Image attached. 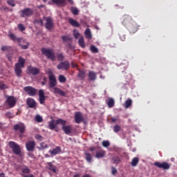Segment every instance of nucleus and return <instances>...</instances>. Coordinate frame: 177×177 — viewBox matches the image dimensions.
I'll list each match as a JSON object with an SVG mask.
<instances>
[{
	"instance_id": "obj_7",
	"label": "nucleus",
	"mask_w": 177,
	"mask_h": 177,
	"mask_svg": "<svg viewBox=\"0 0 177 177\" xmlns=\"http://www.w3.org/2000/svg\"><path fill=\"white\" fill-rule=\"evenodd\" d=\"M8 145L10 147V149H12V151L15 154H17V156H19V154L21 153V149L19 144L15 143V142H13V141H10L8 142Z\"/></svg>"
},
{
	"instance_id": "obj_25",
	"label": "nucleus",
	"mask_w": 177,
	"mask_h": 177,
	"mask_svg": "<svg viewBox=\"0 0 177 177\" xmlns=\"http://www.w3.org/2000/svg\"><path fill=\"white\" fill-rule=\"evenodd\" d=\"M56 123H55V120H50V122H48V128L50 129V130H55V129L56 128Z\"/></svg>"
},
{
	"instance_id": "obj_16",
	"label": "nucleus",
	"mask_w": 177,
	"mask_h": 177,
	"mask_svg": "<svg viewBox=\"0 0 177 177\" xmlns=\"http://www.w3.org/2000/svg\"><path fill=\"white\" fill-rule=\"evenodd\" d=\"M74 118L77 124H80V122L84 121V116L82 115V112L80 111L75 112Z\"/></svg>"
},
{
	"instance_id": "obj_34",
	"label": "nucleus",
	"mask_w": 177,
	"mask_h": 177,
	"mask_svg": "<svg viewBox=\"0 0 177 177\" xmlns=\"http://www.w3.org/2000/svg\"><path fill=\"white\" fill-rule=\"evenodd\" d=\"M58 80L59 82H66L67 81L66 76L63 75L62 74H59Z\"/></svg>"
},
{
	"instance_id": "obj_36",
	"label": "nucleus",
	"mask_w": 177,
	"mask_h": 177,
	"mask_svg": "<svg viewBox=\"0 0 177 177\" xmlns=\"http://www.w3.org/2000/svg\"><path fill=\"white\" fill-rule=\"evenodd\" d=\"M52 1L56 5H63L66 3V0H52Z\"/></svg>"
},
{
	"instance_id": "obj_57",
	"label": "nucleus",
	"mask_w": 177,
	"mask_h": 177,
	"mask_svg": "<svg viewBox=\"0 0 177 177\" xmlns=\"http://www.w3.org/2000/svg\"><path fill=\"white\" fill-rule=\"evenodd\" d=\"M46 6H44V4H40V6H38L37 8L38 9H41L42 8H45Z\"/></svg>"
},
{
	"instance_id": "obj_37",
	"label": "nucleus",
	"mask_w": 177,
	"mask_h": 177,
	"mask_svg": "<svg viewBox=\"0 0 177 177\" xmlns=\"http://www.w3.org/2000/svg\"><path fill=\"white\" fill-rule=\"evenodd\" d=\"M112 160H113V163H114V164H117V165L120 164V162H121V160H120V158H119V156H114V157L112 158Z\"/></svg>"
},
{
	"instance_id": "obj_63",
	"label": "nucleus",
	"mask_w": 177,
	"mask_h": 177,
	"mask_svg": "<svg viewBox=\"0 0 177 177\" xmlns=\"http://www.w3.org/2000/svg\"><path fill=\"white\" fill-rule=\"evenodd\" d=\"M44 156H45V158H50V156H49V154H48V153H46V154L44 155Z\"/></svg>"
},
{
	"instance_id": "obj_49",
	"label": "nucleus",
	"mask_w": 177,
	"mask_h": 177,
	"mask_svg": "<svg viewBox=\"0 0 177 177\" xmlns=\"http://www.w3.org/2000/svg\"><path fill=\"white\" fill-rule=\"evenodd\" d=\"M102 145L104 147H110V142L109 141H103Z\"/></svg>"
},
{
	"instance_id": "obj_64",
	"label": "nucleus",
	"mask_w": 177,
	"mask_h": 177,
	"mask_svg": "<svg viewBox=\"0 0 177 177\" xmlns=\"http://www.w3.org/2000/svg\"><path fill=\"white\" fill-rule=\"evenodd\" d=\"M73 177H80V175L79 174H75L73 176Z\"/></svg>"
},
{
	"instance_id": "obj_24",
	"label": "nucleus",
	"mask_w": 177,
	"mask_h": 177,
	"mask_svg": "<svg viewBox=\"0 0 177 177\" xmlns=\"http://www.w3.org/2000/svg\"><path fill=\"white\" fill-rule=\"evenodd\" d=\"M68 22L73 27H80V23L77 22V21L74 20V19H73V18H69Z\"/></svg>"
},
{
	"instance_id": "obj_40",
	"label": "nucleus",
	"mask_w": 177,
	"mask_h": 177,
	"mask_svg": "<svg viewBox=\"0 0 177 177\" xmlns=\"http://www.w3.org/2000/svg\"><path fill=\"white\" fill-rule=\"evenodd\" d=\"M79 44L81 46L82 48H85V43L83 37L80 38Z\"/></svg>"
},
{
	"instance_id": "obj_11",
	"label": "nucleus",
	"mask_w": 177,
	"mask_h": 177,
	"mask_svg": "<svg viewBox=\"0 0 177 177\" xmlns=\"http://www.w3.org/2000/svg\"><path fill=\"white\" fill-rule=\"evenodd\" d=\"M44 19L46 20V28L48 30H51V29L54 27V22L51 17H44Z\"/></svg>"
},
{
	"instance_id": "obj_53",
	"label": "nucleus",
	"mask_w": 177,
	"mask_h": 177,
	"mask_svg": "<svg viewBox=\"0 0 177 177\" xmlns=\"http://www.w3.org/2000/svg\"><path fill=\"white\" fill-rule=\"evenodd\" d=\"M35 138L37 140H43V136L41 135H39V134H37L35 136Z\"/></svg>"
},
{
	"instance_id": "obj_61",
	"label": "nucleus",
	"mask_w": 177,
	"mask_h": 177,
	"mask_svg": "<svg viewBox=\"0 0 177 177\" xmlns=\"http://www.w3.org/2000/svg\"><path fill=\"white\" fill-rule=\"evenodd\" d=\"M68 3H71V5L74 4L73 0H68Z\"/></svg>"
},
{
	"instance_id": "obj_21",
	"label": "nucleus",
	"mask_w": 177,
	"mask_h": 177,
	"mask_svg": "<svg viewBox=\"0 0 177 177\" xmlns=\"http://www.w3.org/2000/svg\"><path fill=\"white\" fill-rule=\"evenodd\" d=\"M15 73L17 75V77H20L22 73V70L20 66V64L18 63L15 64Z\"/></svg>"
},
{
	"instance_id": "obj_45",
	"label": "nucleus",
	"mask_w": 177,
	"mask_h": 177,
	"mask_svg": "<svg viewBox=\"0 0 177 177\" xmlns=\"http://www.w3.org/2000/svg\"><path fill=\"white\" fill-rule=\"evenodd\" d=\"M71 12L74 15H78L79 14V10H78V8H71Z\"/></svg>"
},
{
	"instance_id": "obj_18",
	"label": "nucleus",
	"mask_w": 177,
	"mask_h": 177,
	"mask_svg": "<svg viewBox=\"0 0 177 177\" xmlns=\"http://www.w3.org/2000/svg\"><path fill=\"white\" fill-rule=\"evenodd\" d=\"M62 147H60V146H57L53 150H49L48 153H50L51 157H53L57 154L62 153Z\"/></svg>"
},
{
	"instance_id": "obj_10",
	"label": "nucleus",
	"mask_w": 177,
	"mask_h": 177,
	"mask_svg": "<svg viewBox=\"0 0 177 177\" xmlns=\"http://www.w3.org/2000/svg\"><path fill=\"white\" fill-rule=\"evenodd\" d=\"M34 10H32V8H26L21 10V16L23 18H26V17H31L32 16Z\"/></svg>"
},
{
	"instance_id": "obj_27",
	"label": "nucleus",
	"mask_w": 177,
	"mask_h": 177,
	"mask_svg": "<svg viewBox=\"0 0 177 177\" xmlns=\"http://www.w3.org/2000/svg\"><path fill=\"white\" fill-rule=\"evenodd\" d=\"M17 63L19 64L20 68H23L24 67L26 60L24 58H23V57L20 56L19 57V60Z\"/></svg>"
},
{
	"instance_id": "obj_13",
	"label": "nucleus",
	"mask_w": 177,
	"mask_h": 177,
	"mask_svg": "<svg viewBox=\"0 0 177 177\" xmlns=\"http://www.w3.org/2000/svg\"><path fill=\"white\" fill-rule=\"evenodd\" d=\"M27 73L28 75H37L40 73V69L37 67H34V66H28L27 67Z\"/></svg>"
},
{
	"instance_id": "obj_4",
	"label": "nucleus",
	"mask_w": 177,
	"mask_h": 177,
	"mask_svg": "<svg viewBox=\"0 0 177 177\" xmlns=\"http://www.w3.org/2000/svg\"><path fill=\"white\" fill-rule=\"evenodd\" d=\"M57 124H62V129L66 135H71L73 132V127L71 124H67V120L59 118L56 120Z\"/></svg>"
},
{
	"instance_id": "obj_9",
	"label": "nucleus",
	"mask_w": 177,
	"mask_h": 177,
	"mask_svg": "<svg viewBox=\"0 0 177 177\" xmlns=\"http://www.w3.org/2000/svg\"><path fill=\"white\" fill-rule=\"evenodd\" d=\"M70 66L71 64L69 61L66 60L63 62L58 64L57 68L62 71H68Z\"/></svg>"
},
{
	"instance_id": "obj_51",
	"label": "nucleus",
	"mask_w": 177,
	"mask_h": 177,
	"mask_svg": "<svg viewBox=\"0 0 177 177\" xmlns=\"http://www.w3.org/2000/svg\"><path fill=\"white\" fill-rule=\"evenodd\" d=\"M120 39L121 41H124L126 39L125 34H120Z\"/></svg>"
},
{
	"instance_id": "obj_12",
	"label": "nucleus",
	"mask_w": 177,
	"mask_h": 177,
	"mask_svg": "<svg viewBox=\"0 0 177 177\" xmlns=\"http://www.w3.org/2000/svg\"><path fill=\"white\" fill-rule=\"evenodd\" d=\"M36 143L34 140H30L26 142V147L28 151H34L35 149Z\"/></svg>"
},
{
	"instance_id": "obj_29",
	"label": "nucleus",
	"mask_w": 177,
	"mask_h": 177,
	"mask_svg": "<svg viewBox=\"0 0 177 177\" xmlns=\"http://www.w3.org/2000/svg\"><path fill=\"white\" fill-rule=\"evenodd\" d=\"M47 165L49 167H48V169L52 171L54 173H56L57 172V170H56V166H54V165H53V162H47Z\"/></svg>"
},
{
	"instance_id": "obj_23",
	"label": "nucleus",
	"mask_w": 177,
	"mask_h": 177,
	"mask_svg": "<svg viewBox=\"0 0 177 177\" xmlns=\"http://www.w3.org/2000/svg\"><path fill=\"white\" fill-rule=\"evenodd\" d=\"M88 79L90 81H95V80H97V73L94 71H89Z\"/></svg>"
},
{
	"instance_id": "obj_22",
	"label": "nucleus",
	"mask_w": 177,
	"mask_h": 177,
	"mask_svg": "<svg viewBox=\"0 0 177 177\" xmlns=\"http://www.w3.org/2000/svg\"><path fill=\"white\" fill-rule=\"evenodd\" d=\"M84 156H85V160L88 162L89 164H91L93 162V156L90 152H84Z\"/></svg>"
},
{
	"instance_id": "obj_59",
	"label": "nucleus",
	"mask_w": 177,
	"mask_h": 177,
	"mask_svg": "<svg viewBox=\"0 0 177 177\" xmlns=\"http://www.w3.org/2000/svg\"><path fill=\"white\" fill-rule=\"evenodd\" d=\"M7 58L9 61H12V57L10 56V55H7Z\"/></svg>"
},
{
	"instance_id": "obj_38",
	"label": "nucleus",
	"mask_w": 177,
	"mask_h": 177,
	"mask_svg": "<svg viewBox=\"0 0 177 177\" xmlns=\"http://www.w3.org/2000/svg\"><path fill=\"white\" fill-rule=\"evenodd\" d=\"M21 172L24 174H29L31 172V170L29 168H28V167H25L21 169Z\"/></svg>"
},
{
	"instance_id": "obj_8",
	"label": "nucleus",
	"mask_w": 177,
	"mask_h": 177,
	"mask_svg": "<svg viewBox=\"0 0 177 177\" xmlns=\"http://www.w3.org/2000/svg\"><path fill=\"white\" fill-rule=\"evenodd\" d=\"M24 90L29 96H35L37 93V90L35 88H33V86H24Z\"/></svg>"
},
{
	"instance_id": "obj_48",
	"label": "nucleus",
	"mask_w": 177,
	"mask_h": 177,
	"mask_svg": "<svg viewBox=\"0 0 177 177\" xmlns=\"http://www.w3.org/2000/svg\"><path fill=\"white\" fill-rule=\"evenodd\" d=\"M80 35V32H78L77 30H73V36H74L75 39H78Z\"/></svg>"
},
{
	"instance_id": "obj_32",
	"label": "nucleus",
	"mask_w": 177,
	"mask_h": 177,
	"mask_svg": "<svg viewBox=\"0 0 177 177\" xmlns=\"http://www.w3.org/2000/svg\"><path fill=\"white\" fill-rule=\"evenodd\" d=\"M48 145L45 144L44 142H41L40 143V147H39V151H43V149H48Z\"/></svg>"
},
{
	"instance_id": "obj_39",
	"label": "nucleus",
	"mask_w": 177,
	"mask_h": 177,
	"mask_svg": "<svg viewBox=\"0 0 177 177\" xmlns=\"http://www.w3.org/2000/svg\"><path fill=\"white\" fill-rule=\"evenodd\" d=\"M12 49V47L11 46H1V50L3 51V52H5L6 50L7 51H9Z\"/></svg>"
},
{
	"instance_id": "obj_30",
	"label": "nucleus",
	"mask_w": 177,
	"mask_h": 177,
	"mask_svg": "<svg viewBox=\"0 0 177 177\" xmlns=\"http://www.w3.org/2000/svg\"><path fill=\"white\" fill-rule=\"evenodd\" d=\"M84 35H86V37L87 39H92L91 30L90 28H86V29L84 31Z\"/></svg>"
},
{
	"instance_id": "obj_62",
	"label": "nucleus",
	"mask_w": 177,
	"mask_h": 177,
	"mask_svg": "<svg viewBox=\"0 0 177 177\" xmlns=\"http://www.w3.org/2000/svg\"><path fill=\"white\" fill-rule=\"evenodd\" d=\"M0 177H5L4 173L3 172L0 173Z\"/></svg>"
},
{
	"instance_id": "obj_35",
	"label": "nucleus",
	"mask_w": 177,
	"mask_h": 177,
	"mask_svg": "<svg viewBox=\"0 0 177 177\" xmlns=\"http://www.w3.org/2000/svg\"><path fill=\"white\" fill-rule=\"evenodd\" d=\"M90 50H91L92 53H93V54H96L97 53L99 52V50L97 48V46L94 45H92L90 46Z\"/></svg>"
},
{
	"instance_id": "obj_41",
	"label": "nucleus",
	"mask_w": 177,
	"mask_h": 177,
	"mask_svg": "<svg viewBox=\"0 0 177 177\" xmlns=\"http://www.w3.org/2000/svg\"><path fill=\"white\" fill-rule=\"evenodd\" d=\"M35 23H36V24L37 25H39L40 26H43L44 25V21L42 20V19L35 20Z\"/></svg>"
},
{
	"instance_id": "obj_33",
	"label": "nucleus",
	"mask_w": 177,
	"mask_h": 177,
	"mask_svg": "<svg viewBox=\"0 0 177 177\" xmlns=\"http://www.w3.org/2000/svg\"><path fill=\"white\" fill-rule=\"evenodd\" d=\"M138 162H139V158H134L131 160V166L132 167H136L137 165L138 164Z\"/></svg>"
},
{
	"instance_id": "obj_50",
	"label": "nucleus",
	"mask_w": 177,
	"mask_h": 177,
	"mask_svg": "<svg viewBox=\"0 0 177 177\" xmlns=\"http://www.w3.org/2000/svg\"><path fill=\"white\" fill-rule=\"evenodd\" d=\"M6 115L7 117H8L9 118H15V115H13V114L12 113V112H10V111H7V112L6 113Z\"/></svg>"
},
{
	"instance_id": "obj_15",
	"label": "nucleus",
	"mask_w": 177,
	"mask_h": 177,
	"mask_svg": "<svg viewBox=\"0 0 177 177\" xmlns=\"http://www.w3.org/2000/svg\"><path fill=\"white\" fill-rule=\"evenodd\" d=\"M13 128L14 130L19 131L20 133H24L26 131V126L24 124H23V122L15 124Z\"/></svg>"
},
{
	"instance_id": "obj_60",
	"label": "nucleus",
	"mask_w": 177,
	"mask_h": 177,
	"mask_svg": "<svg viewBox=\"0 0 177 177\" xmlns=\"http://www.w3.org/2000/svg\"><path fill=\"white\" fill-rule=\"evenodd\" d=\"M117 121V118H111V122H115Z\"/></svg>"
},
{
	"instance_id": "obj_5",
	"label": "nucleus",
	"mask_w": 177,
	"mask_h": 177,
	"mask_svg": "<svg viewBox=\"0 0 177 177\" xmlns=\"http://www.w3.org/2000/svg\"><path fill=\"white\" fill-rule=\"evenodd\" d=\"M41 54L44 55L47 59H50L51 61L56 60V55L53 48H41Z\"/></svg>"
},
{
	"instance_id": "obj_2",
	"label": "nucleus",
	"mask_w": 177,
	"mask_h": 177,
	"mask_svg": "<svg viewBox=\"0 0 177 177\" xmlns=\"http://www.w3.org/2000/svg\"><path fill=\"white\" fill-rule=\"evenodd\" d=\"M48 88L51 91V88H54L53 93L54 94H58L60 96H66V93L64 91H62L60 88L55 87L57 85V80L53 72H48Z\"/></svg>"
},
{
	"instance_id": "obj_3",
	"label": "nucleus",
	"mask_w": 177,
	"mask_h": 177,
	"mask_svg": "<svg viewBox=\"0 0 177 177\" xmlns=\"http://www.w3.org/2000/svg\"><path fill=\"white\" fill-rule=\"evenodd\" d=\"M8 37L10 39L13 41H17L19 44V46H21V49L23 50H27L28 49L30 46V42L26 41V39L23 40L22 37H17L15 34L10 33L8 34ZM23 41V43L24 44H21V41Z\"/></svg>"
},
{
	"instance_id": "obj_1",
	"label": "nucleus",
	"mask_w": 177,
	"mask_h": 177,
	"mask_svg": "<svg viewBox=\"0 0 177 177\" xmlns=\"http://www.w3.org/2000/svg\"><path fill=\"white\" fill-rule=\"evenodd\" d=\"M122 25L127 28V30H129L130 33H136L138 30V24L133 20L129 15H124Z\"/></svg>"
},
{
	"instance_id": "obj_19",
	"label": "nucleus",
	"mask_w": 177,
	"mask_h": 177,
	"mask_svg": "<svg viewBox=\"0 0 177 177\" xmlns=\"http://www.w3.org/2000/svg\"><path fill=\"white\" fill-rule=\"evenodd\" d=\"M39 99L40 104H44V103H45L46 96H45V93L44 90L39 91Z\"/></svg>"
},
{
	"instance_id": "obj_26",
	"label": "nucleus",
	"mask_w": 177,
	"mask_h": 177,
	"mask_svg": "<svg viewBox=\"0 0 177 177\" xmlns=\"http://www.w3.org/2000/svg\"><path fill=\"white\" fill-rule=\"evenodd\" d=\"M85 76H86L85 70L79 69V73L77 74V77H79V79L84 80L85 79Z\"/></svg>"
},
{
	"instance_id": "obj_6",
	"label": "nucleus",
	"mask_w": 177,
	"mask_h": 177,
	"mask_svg": "<svg viewBox=\"0 0 177 177\" xmlns=\"http://www.w3.org/2000/svg\"><path fill=\"white\" fill-rule=\"evenodd\" d=\"M17 100L15 96H8L4 102V106H7V109H13L16 106Z\"/></svg>"
},
{
	"instance_id": "obj_42",
	"label": "nucleus",
	"mask_w": 177,
	"mask_h": 177,
	"mask_svg": "<svg viewBox=\"0 0 177 177\" xmlns=\"http://www.w3.org/2000/svg\"><path fill=\"white\" fill-rule=\"evenodd\" d=\"M7 3L9 6H11V7H15L16 3L15 2V0H7Z\"/></svg>"
},
{
	"instance_id": "obj_20",
	"label": "nucleus",
	"mask_w": 177,
	"mask_h": 177,
	"mask_svg": "<svg viewBox=\"0 0 177 177\" xmlns=\"http://www.w3.org/2000/svg\"><path fill=\"white\" fill-rule=\"evenodd\" d=\"M106 156V151L105 150H97L95 153V158H104Z\"/></svg>"
},
{
	"instance_id": "obj_58",
	"label": "nucleus",
	"mask_w": 177,
	"mask_h": 177,
	"mask_svg": "<svg viewBox=\"0 0 177 177\" xmlns=\"http://www.w3.org/2000/svg\"><path fill=\"white\" fill-rule=\"evenodd\" d=\"M89 149L91 151H94L96 150V148L95 147H90Z\"/></svg>"
},
{
	"instance_id": "obj_55",
	"label": "nucleus",
	"mask_w": 177,
	"mask_h": 177,
	"mask_svg": "<svg viewBox=\"0 0 177 177\" xmlns=\"http://www.w3.org/2000/svg\"><path fill=\"white\" fill-rule=\"evenodd\" d=\"M111 169H112L111 174L113 175L117 174L118 170L116 168H115L114 167H112Z\"/></svg>"
},
{
	"instance_id": "obj_47",
	"label": "nucleus",
	"mask_w": 177,
	"mask_h": 177,
	"mask_svg": "<svg viewBox=\"0 0 177 177\" xmlns=\"http://www.w3.org/2000/svg\"><path fill=\"white\" fill-rule=\"evenodd\" d=\"M18 28H19V30L21 31V32L26 30V27L24 26V24H18Z\"/></svg>"
},
{
	"instance_id": "obj_56",
	"label": "nucleus",
	"mask_w": 177,
	"mask_h": 177,
	"mask_svg": "<svg viewBox=\"0 0 177 177\" xmlns=\"http://www.w3.org/2000/svg\"><path fill=\"white\" fill-rule=\"evenodd\" d=\"M44 81L41 82V85L44 86L46 85V82H47V77H46V76H44L43 77Z\"/></svg>"
},
{
	"instance_id": "obj_14",
	"label": "nucleus",
	"mask_w": 177,
	"mask_h": 177,
	"mask_svg": "<svg viewBox=\"0 0 177 177\" xmlns=\"http://www.w3.org/2000/svg\"><path fill=\"white\" fill-rule=\"evenodd\" d=\"M154 165L158 167V168H162L164 170H168L171 167V165H169L167 162H155Z\"/></svg>"
},
{
	"instance_id": "obj_31",
	"label": "nucleus",
	"mask_w": 177,
	"mask_h": 177,
	"mask_svg": "<svg viewBox=\"0 0 177 177\" xmlns=\"http://www.w3.org/2000/svg\"><path fill=\"white\" fill-rule=\"evenodd\" d=\"M131 105H132V100L127 99V101H125V103H124L125 109H129V107L131 106Z\"/></svg>"
},
{
	"instance_id": "obj_54",
	"label": "nucleus",
	"mask_w": 177,
	"mask_h": 177,
	"mask_svg": "<svg viewBox=\"0 0 177 177\" xmlns=\"http://www.w3.org/2000/svg\"><path fill=\"white\" fill-rule=\"evenodd\" d=\"M62 39L64 41H71V38L68 37V36H62Z\"/></svg>"
},
{
	"instance_id": "obj_46",
	"label": "nucleus",
	"mask_w": 177,
	"mask_h": 177,
	"mask_svg": "<svg viewBox=\"0 0 177 177\" xmlns=\"http://www.w3.org/2000/svg\"><path fill=\"white\" fill-rule=\"evenodd\" d=\"M35 120H36V121H37V122H43V118H42V116L39 115H36Z\"/></svg>"
},
{
	"instance_id": "obj_17",
	"label": "nucleus",
	"mask_w": 177,
	"mask_h": 177,
	"mask_svg": "<svg viewBox=\"0 0 177 177\" xmlns=\"http://www.w3.org/2000/svg\"><path fill=\"white\" fill-rule=\"evenodd\" d=\"M26 104L30 109H35L37 106V102L33 98H27Z\"/></svg>"
},
{
	"instance_id": "obj_43",
	"label": "nucleus",
	"mask_w": 177,
	"mask_h": 177,
	"mask_svg": "<svg viewBox=\"0 0 177 177\" xmlns=\"http://www.w3.org/2000/svg\"><path fill=\"white\" fill-rule=\"evenodd\" d=\"M121 131V127L118 126V124H116L113 127V131L115 133H118Z\"/></svg>"
},
{
	"instance_id": "obj_28",
	"label": "nucleus",
	"mask_w": 177,
	"mask_h": 177,
	"mask_svg": "<svg viewBox=\"0 0 177 177\" xmlns=\"http://www.w3.org/2000/svg\"><path fill=\"white\" fill-rule=\"evenodd\" d=\"M106 104L111 109L115 105V100L113 98H109L106 100Z\"/></svg>"
},
{
	"instance_id": "obj_44",
	"label": "nucleus",
	"mask_w": 177,
	"mask_h": 177,
	"mask_svg": "<svg viewBox=\"0 0 177 177\" xmlns=\"http://www.w3.org/2000/svg\"><path fill=\"white\" fill-rule=\"evenodd\" d=\"M57 57L58 61H63V60H64V58H65L63 53H60V54L57 55Z\"/></svg>"
},
{
	"instance_id": "obj_52",
	"label": "nucleus",
	"mask_w": 177,
	"mask_h": 177,
	"mask_svg": "<svg viewBox=\"0 0 177 177\" xmlns=\"http://www.w3.org/2000/svg\"><path fill=\"white\" fill-rule=\"evenodd\" d=\"M6 88V84H3V82H0V89L3 90Z\"/></svg>"
}]
</instances>
